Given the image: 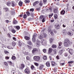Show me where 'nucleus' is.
<instances>
[{
  "instance_id": "nucleus-1",
  "label": "nucleus",
  "mask_w": 74,
  "mask_h": 74,
  "mask_svg": "<svg viewBox=\"0 0 74 74\" xmlns=\"http://www.w3.org/2000/svg\"><path fill=\"white\" fill-rule=\"evenodd\" d=\"M64 44L65 47H69V45L70 44V40L69 39H65L64 42Z\"/></svg>"
},
{
  "instance_id": "nucleus-2",
  "label": "nucleus",
  "mask_w": 74,
  "mask_h": 74,
  "mask_svg": "<svg viewBox=\"0 0 74 74\" xmlns=\"http://www.w3.org/2000/svg\"><path fill=\"white\" fill-rule=\"evenodd\" d=\"M33 59L36 62H38V61H40V57L39 56H36L34 57Z\"/></svg>"
},
{
  "instance_id": "nucleus-3",
  "label": "nucleus",
  "mask_w": 74,
  "mask_h": 74,
  "mask_svg": "<svg viewBox=\"0 0 74 74\" xmlns=\"http://www.w3.org/2000/svg\"><path fill=\"white\" fill-rule=\"evenodd\" d=\"M41 45H43L44 46H46L47 45V42L45 41V40L43 39L41 41Z\"/></svg>"
},
{
  "instance_id": "nucleus-4",
  "label": "nucleus",
  "mask_w": 74,
  "mask_h": 74,
  "mask_svg": "<svg viewBox=\"0 0 74 74\" xmlns=\"http://www.w3.org/2000/svg\"><path fill=\"white\" fill-rule=\"evenodd\" d=\"M41 45V41L40 42V41L38 40H37L36 41V45L37 47H38L39 45Z\"/></svg>"
},
{
  "instance_id": "nucleus-5",
  "label": "nucleus",
  "mask_w": 74,
  "mask_h": 74,
  "mask_svg": "<svg viewBox=\"0 0 74 74\" xmlns=\"http://www.w3.org/2000/svg\"><path fill=\"white\" fill-rule=\"evenodd\" d=\"M47 31L48 32H49V33H50L51 36H53V34H54L53 33V31H52V29H50L49 28V27L48 28V29L47 30Z\"/></svg>"
},
{
  "instance_id": "nucleus-6",
  "label": "nucleus",
  "mask_w": 74,
  "mask_h": 74,
  "mask_svg": "<svg viewBox=\"0 0 74 74\" xmlns=\"http://www.w3.org/2000/svg\"><path fill=\"white\" fill-rule=\"evenodd\" d=\"M40 19L42 20V22H45V18L43 15H41L40 16Z\"/></svg>"
},
{
  "instance_id": "nucleus-7",
  "label": "nucleus",
  "mask_w": 74,
  "mask_h": 74,
  "mask_svg": "<svg viewBox=\"0 0 74 74\" xmlns=\"http://www.w3.org/2000/svg\"><path fill=\"white\" fill-rule=\"evenodd\" d=\"M37 34L36 35H34L33 36L32 38V41L33 42H36V37H37Z\"/></svg>"
},
{
  "instance_id": "nucleus-8",
  "label": "nucleus",
  "mask_w": 74,
  "mask_h": 74,
  "mask_svg": "<svg viewBox=\"0 0 74 74\" xmlns=\"http://www.w3.org/2000/svg\"><path fill=\"white\" fill-rule=\"evenodd\" d=\"M11 5L12 7H15L16 5V3L14 1H12L11 3Z\"/></svg>"
},
{
  "instance_id": "nucleus-9",
  "label": "nucleus",
  "mask_w": 74,
  "mask_h": 74,
  "mask_svg": "<svg viewBox=\"0 0 74 74\" xmlns=\"http://www.w3.org/2000/svg\"><path fill=\"white\" fill-rule=\"evenodd\" d=\"M37 51H38V49H37L34 48L33 49V50H32V53L33 54H34Z\"/></svg>"
},
{
  "instance_id": "nucleus-10",
  "label": "nucleus",
  "mask_w": 74,
  "mask_h": 74,
  "mask_svg": "<svg viewBox=\"0 0 74 74\" xmlns=\"http://www.w3.org/2000/svg\"><path fill=\"white\" fill-rule=\"evenodd\" d=\"M24 71L25 73H26V74H29L30 73V70L29 69H26Z\"/></svg>"
},
{
  "instance_id": "nucleus-11",
  "label": "nucleus",
  "mask_w": 74,
  "mask_h": 74,
  "mask_svg": "<svg viewBox=\"0 0 74 74\" xmlns=\"http://www.w3.org/2000/svg\"><path fill=\"white\" fill-rule=\"evenodd\" d=\"M69 52L71 55H73L74 51L73 49H69Z\"/></svg>"
},
{
  "instance_id": "nucleus-12",
  "label": "nucleus",
  "mask_w": 74,
  "mask_h": 74,
  "mask_svg": "<svg viewBox=\"0 0 74 74\" xmlns=\"http://www.w3.org/2000/svg\"><path fill=\"white\" fill-rule=\"evenodd\" d=\"M44 66L43 65L40 64V65L39 69L40 70H42V69L44 68Z\"/></svg>"
},
{
  "instance_id": "nucleus-13",
  "label": "nucleus",
  "mask_w": 74,
  "mask_h": 74,
  "mask_svg": "<svg viewBox=\"0 0 74 74\" xmlns=\"http://www.w3.org/2000/svg\"><path fill=\"white\" fill-rule=\"evenodd\" d=\"M55 27L56 29H60V25L57 24L55 25Z\"/></svg>"
},
{
  "instance_id": "nucleus-14",
  "label": "nucleus",
  "mask_w": 74,
  "mask_h": 74,
  "mask_svg": "<svg viewBox=\"0 0 74 74\" xmlns=\"http://www.w3.org/2000/svg\"><path fill=\"white\" fill-rule=\"evenodd\" d=\"M62 33L64 34H67V31L66 29H64V30H63Z\"/></svg>"
},
{
  "instance_id": "nucleus-15",
  "label": "nucleus",
  "mask_w": 74,
  "mask_h": 74,
  "mask_svg": "<svg viewBox=\"0 0 74 74\" xmlns=\"http://www.w3.org/2000/svg\"><path fill=\"white\" fill-rule=\"evenodd\" d=\"M68 34L70 36H73V32H68Z\"/></svg>"
},
{
  "instance_id": "nucleus-16",
  "label": "nucleus",
  "mask_w": 74,
  "mask_h": 74,
  "mask_svg": "<svg viewBox=\"0 0 74 74\" xmlns=\"http://www.w3.org/2000/svg\"><path fill=\"white\" fill-rule=\"evenodd\" d=\"M38 38L40 40H42L44 38V36L43 35H40L38 36Z\"/></svg>"
},
{
  "instance_id": "nucleus-17",
  "label": "nucleus",
  "mask_w": 74,
  "mask_h": 74,
  "mask_svg": "<svg viewBox=\"0 0 74 74\" xmlns=\"http://www.w3.org/2000/svg\"><path fill=\"white\" fill-rule=\"evenodd\" d=\"M52 51H53V49L51 48H49V54L50 53H51Z\"/></svg>"
},
{
  "instance_id": "nucleus-18",
  "label": "nucleus",
  "mask_w": 74,
  "mask_h": 74,
  "mask_svg": "<svg viewBox=\"0 0 74 74\" xmlns=\"http://www.w3.org/2000/svg\"><path fill=\"white\" fill-rule=\"evenodd\" d=\"M24 67H25V65L23 64H22L21 66L20 67L19 69H23Z\"/></svg>"
},
{
  "instance_id": "nucleus-19",
  "label": "nucleus",
  "mask_w": 74,
  "mask_h": 74,
  "mask_svg": "<svg viewBox=\"0 0 74 74\" xmlns=\"http://www.w3.org/2000/svg\"><path fill=\"white\" fill-rule=\"evenodd\" d=\"M65 14V10H62V11L61 12L60 14L61 15H64Z\"/></svg>"
},
{
  "instance_id": "nucleus-20",
  "label": "nucleus",
  "mask_w": 74,
  "mask_h": 74,
  "mask_svg": "<svg viewBox=\"0 0 74 74\" xmlns=\"http://www.w3.org/2000/svg\"><path fill=\"white\" fill-rule=\"evenodd\" d=\"M64 62V61L63 60H62L60 62V65H61V66H63V65H64V62L62 63V62Z\"/></svg>"
},
{
  "instance_id": "nucleus-21",
  "label": "nucleus",
  "mask_w": 74,
  "mask_h": 74,
  "mask_svg": "<svg viewBox=\"0 0 74 74\" xmlns=\"http://www.w3.org/2000/svg\"><path fill=\"white\" fill-rule=\"evenodd\" d=\"M11 2H10L9 1H8L7 3H6V4L8 6H10L11 5Z\"/></svg>"
},
{
  "instance_id": "nucleus-22",
  "label": "nucleus",
  "mask_w": 74,
  "mask_h": 74,
  "mask_svg": "<svg viewBox=\"0 0 74 74\" xmlns=\"http://www.w3.org/2000/svg\"><path fill=\"white\" fill-rule=\"evenodd\" d=\"M24 38L26 40H30V38L26 36H25Z\"/></svg>"
},
{
  "instance_id": "nucleus-23",
  "label": "nucleus",
  "mask_w": 74,
  "mask_h": 74,
  "mask_svg": "<svg viewBox=\"0 0 74 74\" xmlns=\"http://www.w3.org/2000/svg\"><path fill=\"white\" fill-rule=\"evenodd\" d=\"M39 3V1H36L35 2H34L33 3V5L34 6L35 5H36V4H37L38 3Z\"/></svg>"
},
{
  "instance_id": "nucleus-24",
  "label": "nucleus",
  "mask_w": 74,
  "mask_h": 74,
  "mask_svg": "<svg viewBox=\"0 0 74 74\" xmlns=\"http://www.w3.org/2000/svg\"><path fill=\"white\" fill-rule=\"evenodd\" d=\"M13 23V24H17V23H18V21H16V20H15V18H14Z\"/></svg>"
},
{
  "instance_id": "nucleus-25",
  "label": "nucleus",
  "mask_w": 74,
  "mask_h": 74,
  "mask_svg": "<svg viewBox=\"0 0 74 74\" xmlns=\"http://www.w3.org/2000/svg\"><path fill=\"white\" fill-rule=\"evenodd\" d=\"M46 65L47 67H49L50 66V63H49V62H47L46 63Z\"/></svg>"
},
{
  "instance_id": "nucleus-26",
  "label": "nucleus",
  "mask_w": 74,
  "mask_h": 74,
  "mask_svg": "<svg viewBox=\"0 0 74 74\" xmlns=\"http://www.w3.org/2000/svg\"><path fill=\"white\" fill-rule=\"evenodd\" d=\"M18 4L20 6H21L23 4V2L21 1H20L19 2Z\"/></svg>"
},
{
  "instance_id": "nucleus-27",
  "label": "nucleus",
  "mask_w": 74,
  "mask_h": 74,
  "mask_svg": "<svg viewBox=\"0 0 74 74\" xmlns=\"http://www.w3.org/2000/svg\"><path fill=\"white\" fill-rule=\"evenodd\" d=\"M54 40V39L53 38H51L50 39V43H51L53 42V40Z\"/></svg>"
},
{
  "instance_id": "nucleus-28",
  "label": "nucleus",
  "mask_w": 74,
  "mask_h": 74,
  "mask_svg": "<svg viewBox=\"0 0 74 74\" xmlns=\"http://www.w3.org/2000/svg\"><path fill=\"white\" fill-rule=\"evenodd\" d=\"M51 64L52 66H54L56 64V62H52L51 63Z\"/></svg>"
},
{
  "instance_id": "nucleus-29",
  "label": "nucleus",
  "mask_w": 74,
  "mask_h": 74,
  "mask_svg": "<svg viewBox=\"0 0 74 74\" xmlns=\"http://www.w3.org/2000/svg\"><path fill=\"white\" fill-rule=\"evenodd\" d=\"M43 59L44 60H47V57L46 56H44L43 57Z\"/></svg>"
},
{
  "instance_id": "nucleus-30",
  "label": "nucleus",
  "mask_w": 74,
  "mask_h": 74,
  "mask_svg": "<svg viewBox=\"0 0 74 74\" xmlns=\"http://www.w3.org/2000/svg\"><path fill=\"white\" fill-rule=\"evenodd\" d=\"M27 44H29V45H32L33 44L32 42H31V41H28L27 42Z\"/></svg>"
},
{
  "instance_id": "nucleus-31",
  "label": "nucleus",
  "mask_w": 74,
  "mask_h": 74,
  "mask_svg": "<svg viewBox=\"0 0 74 74\" xmlns=\"http://www.w3.org/2000/svg\"><path fill=\"white\" fill-rule=\"evenodd\" d=\"M52 48H56V45L53 44L52 46Z\"/></svg>"
},
{
  "instance_id": "nucleus-32",
  "label": "nucleus",
  "mask_w": 74,
  "mask_h": 74,
  "mask_svg": "<svg viewBox=\"0 0 74 74\" xmlns=\"http://www.w3.org/2000/svg\"><path fill=\"white\" fill-rule=\"evenodd\" d=\"M59 53L60 55H62V53H63V51L62 50H60L59 51Z\"/></svg>"
},
{
  "instance_id": "nucleus-33",
  "label": "nucleus",
  "mask_w": 74,
  "mask_h": 74,
  "mask_svg": "<svg viewBox=\"0 0 74 74\" xmlns=\"http://www.w3.org/2000/svg\"><path fill=\"white\" fill-rule=\"evenodd\" d=\"M31 68L32 70H35V67L34 66H33V65L31 66Z\"/></svg>"
},
{
  "instance_id": "nucleus-34",
  "label": "nucleus",
  "mask_w": 74,
  "mask_h": 74,
  "mask_svg": "<svg viewBox=\"0 0 74 74\" xmlns=\"http://www.w3.org/2000/svg\"><path fill=\"white\" fill-rule=\"evenodd\" d=\"M39 5L40 7H42V1H40V3H39Z\"/></svg>"
},
{
  "instance_id": "nucleus-35",
  "label": "nucleus",
  "mask_w": 74,
  "mask_h": 74,
  "mask_svg": "<svg viewBox=\"0 0 74 74\" xmlns=\"http://www.w3.org/2000/svg\"><path fill=\"white\" fill-rule=\"evenodd\" d=\"M15 45H16V43H15V42H12V45L13 47H15Z\"/></svg>"
},
{
  "instance_id": "nucleus-36",
  "label": "nucleus",
  "mask_w": 74,
  "mask_h": 74,
  "mask_svg": "<svg viewBox=\"0 0 74 74\" xmlns=\"http://www.w3.org/2000/svg\"><path fill=\"white\" fill-rule=\"evenodd\" d=\"M74 63V62L73 61H69L68 62V64H72V63Z\"/></svg>"
},
{
  "instance_id": "nucleus-37",
  "label": "nucleus",
  "mask_w": 74,
  "mask_h": 74,
  "mask_svg": "<svg viewBox=\"0 0 74 74\" xmlns=\"http://www.w3.org/2000/svg\"><path fill=\"white\" fill-rule=\"evenodd\" d=\"M54 16L55 19H57V18H58V15H57V14H55L54 15Z\"/></svg>"
},
{
  "instance_id": "nucleus-38",
  "label": "nucleus",
  "mask_w": 74,
  "mask_h": 74,
  "mask_svg": "<svg viewBox=\"0 0 74 74\" xmlns=\"http://www.w3.org/2000/svg\"><path fill=\"white\" fill-rule=\"evenodd\" d=\"M11 31L12 33H15L16 32L15 30L14 29H12Z\"/></svg>"
},
{
  "instance_id": "nucleus-39",
  "label": "nucleus",
  "mask_w": 74,
  "mask_h": 74,
  "mask_svg": "<svg viewBox=\"0 0 74 74\" xmlns=\"http://www.w3.org/2000/svg\"><path fill=\"white\" fill-rule=\"evenodd\" d=\"M54 13H57L58 12V10L56 9H54Z\"/></svg>"
},
{
  "instance_id": "nucleus-40",
  "label": "nucleus",
  "mask_w": 74,
  "mask_h": 74,
  "mask_svg": "<svg viewBox=\"0 0 74 74\" xmlns=\"http://www.w3.org/2000/svg\"><path fill=\"white\" fill-rule=\"evenodd\" d=\"M12 59L13 60H15L16 59V57H15V56H13L12 58Z\"/></svg>"
},
{
  "instance_id": "nucleus-41",
  "label": "nucleus",
  "mask_w": 74,
  "mask_h": 74,
  "mask_svg": "<svg viewBox=\"0 0 74 74\" xmlns=\"http://www.w3.org/2000/svg\"><path fill=\"white\" fill-rule=\"evenodd\" d=\"M8 11V9L7 8H5V12H7Z\"/></svg>"
},
{
  "instance_id": "nucleus-42",
  "label": "nucleus",
  "mask_w": 74,
  "mask_h": 74,
  "mask_svg": "<svg viewBox=\"0 0 74 74\" xmlns=\"http://www.w3.org/2000/svg\"><path fill=\"white\" fill-rule=\"evenodd\" d=\"M53 14L52 13L51 15H49V17L50 18H51L52 16H53Z\"/></svg>"
},
{
  "instance_id": "nucleus-43",
  "label": "nucleus",
  "mask_w": 74,
  "mask_h": 74,
  "mask_svg": "<svg viewBox=\"0 0 74 74\" xmlns=\"http://www.w3.org/2000/svg\"><path fill=\"white\" fill-rule=\"evenodd\" d=\"M26 47H28V49H31V48H32L29 45H27Z\"/></svg>"
},
{
  "instance_id": "nucleus-44",
  "label": "nucleus",
  "mask_w": 74,
  "mask_h": 74,
  "mask_svg": "<svg viewBox=\"0 0 74 74\" xmlns=\"http://www.w3.org/2000/svg\"><path fill=\"white\" fill-rule=\"evenodd\" d=\"M26 58L27 60H30V57L28 56H27L26 57Z\"/></svg>"
},
{
  "instance_id": "nucleus-45",
  "label": "nucleus",
  "mask_w": 74,
  "mask_h": 74,
  "mask_svg": "<svg viewBox=\"0 0 74 74\" xmlns=\"http://www.w3.org/2000/svg\"><path fill=\"white\" fill-rule=\"evenodd\" d=\"M16 28L17 29V30H19L20 29V27L19 26H16Z\"/></svg>"
},
{
  "instance_id": "nucleus-46",
  "label": "nucleus",
  "mask_w": 74,
  "mask_h": 74,
  "mask_svg": "<svg viewBox=\"0 0 74 74\" xmlns=\"http://www.w3.org/2000/svg\"><path fill=\"white\" fill-rule=\"evenodd\" d=\"M43 36H44V37L45 38L47 37V34L45 33H43Z\"/></svg>"
},
{
  "instance_id": "nucleus-47",
  "label": "nucleus",
  "mask_w": 74,
  "mask_h": 74,
  "mask_svg": "<svg viewBox=\"0 0 74 74\" xmlns=\"http://www.w3.org/2000/svg\"><path fill=\"white\" fill-rule=\"evenodd\" d=\"M4 53H5V54H6L8 55V54L9 53V52L7 51H4Z\"/></svg>"
},
{
  "instance_id": "nucleus-48",
  "label": "nucleus",
  "mask_w": 74,
  "mask_h": 74,
  "mask_svg": "<svg viewBox=\"0 0 74 74\" xmlns=\"http://www.w3.org/2000/svg\"><path fill=\"white\" fill-rule=\"evenodd\" d=\"M25 3H29L30 1L29 0H25Z\"/></svg>"
},
{
  "instance_id": "nucleus-49",
  "label": "nucleus",
  "mask_w": 74,
  "mask_h": 74,
  "mask_svg": "<svg viewBox=\"0 0 74 74\" xmlns=\"http://www.w3.org/2000/svg\"><path fill=\"white\" fill-rule=\"evenodd\" d=\"M23 18H27V15H26V14H24Z\"/></svg>"
},
{
  "instance_id": "nucleus-50",
  "label": "nucleus",
  "mask_w": 74,
  "mask_h": 74,
  "mask_svg": "<svg viewBox=\"0 0 74 74\" xmlns=\"http://www.w3.org/2000/svg\"><path fill=\"white\" fill-rule=\"evenodd\" d=\"M8 63L10 64V65H12V62L11 61H8Z\"/></svg>"
},
{
  "instance_id": "nucleus-51",
  "label": "nucleus",
  "mask_w": 74,
  "mask_h": 74,
  "mask_svg": "<svg viewBox=\"0 0 74 74\" xmlns=\"http://www.w3.org/2000/svg\"><path fill=\"white\" fill-rule=\"evenodd\" d=\"M5 59L6 60H8L9 59H10V57H8V56H6L5 57Z\"/></svg>"
},
{
  "instance_id": "nucleus-52",
  "label": "nucleus",
  "mask_w": 74,
  "mask_h": 74,
  "mask_svg": "<svg viewBox=\"0 0 74 74\" xmlns=\"http://www.w3.org/2000/svg\"><path fill=\"white\" fill-rule=\"evenodd\" d=\"M57 71V70L56 69V68H55L53 69V71L54 72H56Z\"/></svg>"
},
{
  "instance_id": "nucleus-53",
  "label": "nucleus",
  "mask_w": 74,
  "mask_h": 74,
  "mask_svg": "<svg viewBox=\"0 0 74 74\" xmlns=\"http://www.w3.org/2000/svg\"><path fill=\"white\" fill-rule=\"evenodd\" d=\"M43 51L44 53H45L47 52V50L46 49H44L43 50Z\"/></svg>"
},
{
  "instance_id": "nucleus-54",
  "label": "nucleus",
  "mask_w": 74,
  "mask_h": 74,
  "mask_svg": "<svg viewBox=\"0 0 74 74\" xmlns=\"http://www.w3.org/2000/svg\"><path fill=\"white\" fill-rule=\"evenodd\" d=\"M58 44H59V46H61V45H62V42H60L58 43Z\"/></svg>"
},
{
  "instance_id": "nucleus-55",
  "label": "nucleus",
  "mask_w": 74,
  "mask_h": 74,
  "mask_svg": "<svg viewBox=\"0 0 74 74\" xmlns=\"http://www.w3.org/2000/svg\"><path fill=\"white\" fill-rule=\"evenodd\" d=\"M34 64H35V66H38V63H34Z\"/></svg>"
},
{
  "instance_id": "nucleus-56",
  "label": "nucleus",
  "mask_w": 74,
  "mask_h": 74,
  "mask_svg": "<svg viewBox=\"0 0 74 74\" xmlns=\"http://www.w3.org/2000/svg\"><path fill=\"white\" fill-rule=\"evenodd\" d=\"M53 51L54 54H56V50L54 49L53 50Z\"/></svg>"
},
{
  "instance_id": "nucleus-57",
  "label": "nucleus",
  "mask_w": 74,
  "mask_h": 74,
  "mask_svg": "<svg viewBox=\"0 0 74 74\" xmlns=\"http://www.w3.org/2000/svg\"><path fill=\"white\" fill-rule=\"evenodd\" d=\"M44 4L47 3V0H43Z\"/></svg>"
},
{
  "instance_id": "nucleus-58",
  "label": "nucleus",
  "mask_w": 74,
  "mask_h": 74,
  "mask_svg": "<svg viewBox=\"0 0 74 74\" xmlns=\"http://www.w3.org/2000/svg\"><path fill=\"white\" fill-rule=\"evenodd\" d=\"M26 14H27V16H29L30 15V12H26Z\"/></svg>"
},
{
  "instance_id": "nucleus-59",
  "label": "nucleus",
  "mask_w": 74,
  "mask_h": 74,
  "mask_svg": "<svg viewBox=\"0 0 74 74\" xmlns=\"http://www.w3.org/2000/svg\"><path fill=\"white\" fill-rule=\"evenodd\" d=\"M5 22L7 23H9V21L8 20H6L5 21Z\"/></svg>"
},
{
  "instance_id": "nucleus-60",
  "label": "nucleus",
  "mask_w": 74,
  "mask_h": 74,
  "mask_svg": "<svg viewBox=\"0 0 74 74\" xmlns=\"http://www.w3.org/2000/svg\"><path fill=\"white\" fill-rule=\"evenodd\" d=\"M30 11H32V12L34 11V9L32 8L30 9L29 10Z\"/></svg>"
},
{
  "instance_id": "nucleus-61",
  "label": "nucleus",
  "mask_w": 74,
  "mask_h": 74,
  "mask_svg": "<svg viewBox=\"0 0 74 74\" xmlns=\"http://www.w3.org/2000/svg\"><path fill=\"white\" fill-rule=\"evenodd\" d=\"M4 64L5 66H7V65H8V64L6 62H4Z\"/></svg>"
},
{
  "instance_id": "nucleus-62",
  "label": "nucleus",
  "mask_w": 74,
  "mask_h": 74,
  "mask_svg": "<svg viewBox=\"0 0 74 74\" xmlns=\"http://www.w3.org/2000/svg\"><path fill=\"white\" fill-rule=\"evenodd\" d=\"M8 49H13V48H12V47H8Z\"/></svg>"
},
{
  "instance_id": "nucleus-63",
  "label": "nucleus",
  "mask_w": 74,
  "mask_h": 74,
  "mask_svg": "<svg viewBox=\"0 0 74 74\" xmlns=\"http://www.w3.org/2000/svg\"><path fill=\"white\" fill-rule=\"evenodd\" d=\"M23 53L24 54H25V55H27V54H28L27 52H23Z\"/></svg>"
},
{
  "instance_id": "nucleus-64",
  "label": "nucleus",
  "mask_w": 74,
  "mask_h": 74,
  "mask_svg": "<svg viewBox=\"0 0 74 74\" xmlns=\"http://www.w3.org/2000/svg\"><path fill=\"white\" fill-rule=\"evenodd\" d=\"M11 14L12 15H15V13H11Z\"/></svg>"
}]
</instances>
